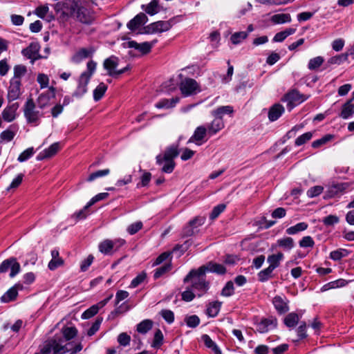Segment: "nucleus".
Returning <instances> with one entry per match:
<instances>
[{
    "mask_svg": "<svg viewBox=\"0 0 354 354\" xmlns=\"http://www.w3.org/2000/svg\"><path fill=\"white\" fill-rule=\"evenodd\" d=\"M207 135H208L207 128L204 126H199L195 129L193 135L188 140L187 143H195L196 145L200 146L207 140L205 138Z\"/></svg>",
    "mask_w": 354,
    "mask_h": 354,
    "instance_id": "obj_10",
    "label": "nucleus"
},
{
    "mask_svg": "<svg viewBox=\"0 0 354 354\" xmlns=\"http://www.w3.org/2000/svg\"><path fill=\"white\" fill-rule=\"evenodd\" d=\"M289 301L285 296L276 295L272 299V304L275 310L279 314H284L289 310Z\"/></svg>",
    "mask_w": 354,
    "mask_h": 354,
    "instance_id": "obj_14",
    "label": "nucleus"
},
{
    "mask_svg": "<svg viewBox=\"0 0 354 354\" xmlns=\"http://www.w3.org/2000/svg\"><path fill=\"white\" fill-rule=\"evenodd\" d=\"M348 254L349 252L347 250L344 248H339L330 252L329 257L332 260L337 261L348 257Z\"/></svg>",
    "mask_w": 354,
    "mask_h": 354,
    "instance_id": "obj_36",
    "label": "nucleus"
},
{
    "mask_svg": "<svg viewBox=\"0 0 354 354\" xmlns=\"http://www.w3.org/2000/svg\"><path fill=\"white\" fill-rule=\"evenodd\" d=\"M110 174V169H105L102 170H98L95 172L92 173L89 175V176L87 178L88 182H92L94 180H95L97 178L103 177L105 176H107Z\"/></svg>",
    "mask_w": 354,
    "mask_h": 354,
    "instance_id": "obj_52",
    "label": "nucleus"
},
{
    "mask_svg": "<svg viewBox=\"0 0 354 354\" xmlns=\"http://www.w3.org/2000/svg\"><path fill=\"white\" fill-rule=\"evenodd\" d=\"M306 100V97H304L302 95L296 91L290 92L285 96V100L288 102L290 105L292 104H300Z\"/></svg>",
    "mask_w": 354,
    "mask_h": 354,
    "instance_id": "obj_25",
    "label": "nucleus"
},
{
    "mask_svg": "<svg viewBox=\"0 0 354 354\" xmlns=\"http://www.w3.org/2000/svg\"><path fill=\"white\" fill-rule=\"evenodd\" d=\"M224 128V122L221 117L215 119L207 125L208 135L212 136Z\"/></svg>",
    "mask_w": 354,
    "mask_h": 354,
    "instance_id": "obj_23",
    "label": "nucleus"
},
{
    "mask_svg": "<svg viewBox=\"0 0 354 354\" xmlns=\"http://www.w3.org/2000/svg\"><path fill=\"white\" fill-rule=\"evenodd\" d=\"M19 105L17 103H14L8 106H6L2 112L3 119L10 122L16 118V113L18 109Z\"/></svg>",
    "mask_w": 354,
    "mask_h": 354,
    "instance_id": "obj_21",
    "label": "nucleus"
},
{
    "mask_svg": "<svg viewBox=\"0 0 354 354\" xmlns=\"http://www.w3.org/2000/svg\"><path fill=\"white\" fill-rule=\"evenodd\" d=\"M354 113V104L352 100H348L343 106L339 116L343 119H348Z\"/></svg>",
    "mask_w": 354,
    "mask_h": 354,
    "instance_id": "obj_27",
    "label": "nucleus"
},
{
    "mask_svg": "<svg viewBox=\"0 0 354 354\" xmlns=\"http://www.w3.org/2000/svg\"><path fill=\"white\" fill-rule=\"evenodd\" d=\"M13 73V77L10 80L21 83V78L26 74L27 68L25 66L21 64L16 65L14 66Z\"/></svg>",
    "mask_w": 354,
    "mask_h": 354,
    "instance_id": "obj_28",
    "label": "nucleus"
},
{
    "mask_svg": "<svg viewBox=\"0 0 354 354\" xmlns=\"http://www.w3.org/2000/svg\"><path fill=\"white\" fill-rule=\"evenodd\" d=\"M162 318L168 323L171 324L174 321V314L170 310H162L160 313Z\"/></svg>",
    "mask_w": 354,
    "mask_h": 354,
    "instance_id": "obj_64",
    "label": "nucleus"
},
{
    "mask_svg": "<svg viewBox=\"0 0 354 354\" xmlns=\"http://www.w3.org/2000/svg\"><path fill=\"white\" fill-rule=\"evenodd\" d=\"M323 190H324V187L322 186L316 185L313 187H310L307 191L306 194L309 198H314V197H316V196L320 195L322 193Z\"/></svg>",
    "mask_w": 354,
    "mask_h": 354,
    "instance_id": "obj_58",
    "label": "nucleus"
},
{
    "mask_svg": "<svg viewBox=\"0 0 354 354\" xmlns=\"http://www.w3.org/2000/svg\"><path fill=\"white\" fill-rule=\"evenodd\" d=\"M348 281L343 279H339L331 282L328 283L327 284L324 285L322 288V290H326L328 289H333V288H341L344 287L346 285H347Z\"/></svg>",
    "mask_w": 354,
    "mask_h": 354,
    "instance_id": "obj_42",
    "label": "nucleus"
},
{
    "mask_svg": "<svg viewBox=\"0 0 354 354\" xmlns=\"http://www.w3.org/2000/svg\"><path fill=\"white\" fill-rule=\"evenodd\" d=\"M10 277H14L20 272L21 267L15 258H10Z\"/></svg>",
    "mask_w": 354,
    "mask_h": 354,
    "instance_id": "obj_51",
    "label": "nucleus"
},
{
    "mask_svg": "<svg viewBox=\"0 0 354 354\" xmlns=\"http://www.w3.org/2000/svg\"><path fill=\"white\" fill-rule=\"evenodd\" d=\"M16 133L17 129L10 126L8 129L1 133L0 138L3 141L8 142L13 140Z\"/></svg>",
    "mask_w": 354,
    "mask_h": 354,
    "instance_id": "obj_32",
    "label": "nucleus"
},
{
    "mask_svg": "<svg viewBox=\"0 0 354 354\" xmlns=\"http://www.w3.org/2000/svg\"><path fill=\"white\" fill-rule=\"evenodd\" d=\"M301 248H313L315 245V241L310 236H304L299 243Z\"/></svg>",
    "mask_w": 354,
    "mask_h": 354,
    "instance_id": "obj_62",
    "label": "nucleus"
},
{
    "mask_svg": "<svg viewBox=\"0 0 354 354\" xmlns=\"http://www.w3.org/2000/svg\"><path fill=\"white\" fill-rule=\"evenodd\" d=\"M60 149L59 142H54L48 148L41 151L37 156V160H42L55 156Z\"/></svg>",
    "mask_w": 354,
    "mask_h": 354,
    "instance_id": "obj_18",
    "label": "nucleus"
},
{
    "mask_svg": "<svg viewBox=\"0 0 354 354\" xmlns=\"http://www.w3.org/2000/svg\"><path fill=\"white\" fill-rule=\"evenodd\" d=\"M183 281L185 283H190V287L198 297L203 295L209 288V282L206 280L204 266L190 270Z\"/></svg>",
    "mask_w": 354,
    "mask_h": 354,
    "instance_id": "obj_2",
    "label": "nucleus"
},
{
    "mask_svg": "<svg viewBox=\"0 0 354 354\" xmlns=\"http://www.w3.org/2000/svg\"><path fill=\"white\" fill-rule=\"evenodd\" d=\"M67 343L62 335L56 334L52 338L45 341L41 346V354H64L68 349Z\"/></svg>",
    "mask_w": 354,
    "mask_h": 354,
    "instance_id": "obj_4",
    "label": "nucleus"
},
{
    "mask_svg": "<svg viewBox=\"0 0 354 354\" xmlns=\"http://www.w3.org/2000/svg\"><path fill=\"white\" fill-rule=\"evenodd\" d=\"M55 10L60 13L59 17L64 21L73 19L82 24H91L94 20L85 0H64L57 3Z\"/></svg>",
    "mask_w": 354,
    "mask_h": 354,
    "instance_id": "obj_1",
    "label": "nucleus"
},
{
    "mask_svg": "<svg viewBox=\"0 0 354 354\" xmlns=\"http://www.w3.org/2000/svg\"><path fill=\"white\" fill-rule=\"evenodd\" d=\"M348 57V53H342L334 57H332L329 59L328 63L330 64H337L339 65L346 61Z\"/></svg>",
    "mask_w": 354,
    "mask_h": 354,
    "instance_id": "obj_50",
    "label": "nucleus"
},
{
    "mask_svg": "<svg viewBox=\"0 0 354 354\" xmlns=\"http://www.w3.org/2000/svg\"><path fill=\"white\" fill-rule=\"evenodd\" d=\"M24 114L28 123L37 124L39 119L44 115L39 110L32 98H29L24 106Z\"/></svg>",
    "mask_w": 354,
    "mask_h": 354,
    "instance_id": "obj_6",
    "label": "nucleus"
},
{
    "mask_svg": "<svg viewBox=\"0 0 354 354\" xmlns=\"http://www.w3.org/2000/svg\"><path fill=\"white\" fill-rule=\"evenodd\" d=\"M93 52L88 49L82 48L73 55L72 60L73 62L79 63L82 59L88 57Z\"/></svg>",
    "mask_w": 354,
    "mask_h": 354,
    "instance_id": "obj_37",
    "label": "nucleus"
},
{
    "mask_svg": "<svg viewBox=\"0 0 354 354\" xmlns=\"http://www.w3.org/2000/svg\"><path fill=\"white\" fill-rule=\"evenodd\" d=\"M299 317L297 313H289L284 319V324L289 328L295 327L299 322Z\"/></svg>",
    "mask_w": 354,
    "mask_h": 354,
    "instance_id": "obj_38",
    "label": "nucleus"
},
{
    "mask_svg": "<svg viewBox=\"0 0 354 354\" xmlns=\"http://www.w3.org/2000/svg\"><path fill=\"white\" fill-rule=\"evenodd\" d=\"M274 269L268 266L267 268L262 270L258 274L259 280L261 282L268 281L272 277V273Z\"/></svg>",
    "mask_w": 354,
    "mask_h": 354,
    "instance_id": "obj_49",
    "label": "nucleus"
},
{
    "mask_svg": "<svg viewBox=\"0 0 354 354\" xmlns=\"http://www.w3.org/2000/svg\"><path fill=\"white\" fill-rule=\"evenodd\" d=\"M171 264L170 263H166L163 265L162 266L158 268L153 274L154 279H158L162 275L165 274L166 272H169L171 270Z\"/></svg>",
    "mask_w": 354,
    "mask_h": 354,
    "instance_id": "obj_56",
    "label": "nucleus"
},
{
    "mask_svg": "<svg viewBox=\"0 0 354 354\" xmlns=\"http://www.w3.org/2000/svg\"><path fill=\"white\" fill-rule=\"evenodd\" d=\"M225 207L226 205L225 204H219L215 206L210 214V218L214 220L217 218L225 210Z\"/></svg>",
    "mask_w": 354,
    "mask_h": 354,
    "instance_id": "obj_63",
    "label": "nucleus"
},
{
    "mask_svg": "<svg viewBox=\"0 0 354 354\" xmlns=\"http://www.w3.org/2000/svg\"><path fill=\"white\" fill-rule=\"evenodd\" d=\"M156 42V39L152 41L151 42L145 41L140 44L135 41H129L127 42V47L135 48L139 50L142 54L145 55L151 51L152 47Z\"/></svg>",
    "mask_w": 354,
    "mask_h": 354,
    "instance_id": "obj_15",
    "label": "nucleus"
},
{
    "mask_svg": "<svg viewBox=\"0 0 354 354\" xmlns=\"http://www.w3.org/2000/svg\"><path fill=\"white\" fill-rule=\"evenodd\" d=\"M196 295L195 291L191 287H188L186 290L182 293V299L185 301H191L194 299Z\"/></svg>",
    "mask_w": 354,
    "mask_h": 354,
    "instance_id": "obj_60",
    "label": "nucleus"
},
{
    "mask_svg": "<svg viewBox=\"0 0 354 354\" xmlns=\"http://www.w3.org/2000/svg\"><path fill=\"white\" fill-rule=\"evenodd\" d=\"M39 44L37 42H32L27 48L23 49L21 53L24 56L32 60L31 62L33 64L35 60L41 57L39 55Z\"/></svg>",
    "mask_w": 354,
    "mask_h": 354,
    "instance_id": "obj_12",
    "label": "nucleus"
},
{
    "mask_svg": "<svg viewBox=\"0 0 354 354\" xmlns=\"http://www.w3.org/2000/svg\"><path fill=\"white\" fill-rule=\"evenodd\" d=\"M21 85V83L19 82L10 80L8 92V97L9 100H15L20 96Z\"/></svg>",
    "mask_w": 354,
    "mask_h": 354,
    "instance_id": "obj_22",
    "label": "nucleus"
},
{
    "mask_svg": "<svg viewBox=\"0 0 354 354\" xmlns=\"http://www.w3.org/2000/svg\"><path fill=\"white\" fill-rule=\"evenodd\" d=\"M113 297V295H110L109 297H107L106 299L100 301L97 304L93 305L89 308H88L86 310H85L82 315V318L86 319H90L94 315H95L99 310L104 307L109 301V300Z\"/></svg>",
    "mask_w": 354,
    "mask_h": 354,
    "instance_id": "obj_13",
    "label": "nucleus"
},
{
    "mask_svg": "<svg viewBox=\"0 0 354 354\" xmlns=\"http://www.w3.org/2000/svg\"><path fill=\"white\" fill-rule=\"evenodd\" d=\"M163 339L164 337L162 331L160 329H158L154 334L151 347L156 349L160 348L163 344Z\"/></svg>",
    "mask_w": 354,
    "mask_h": 354,
    "instance_id": "obj_46",
    "label": "nucleus"
},
{
    "mask_svg": "<svg viewBox=\"0 0 354 354\" xmlns=\"http://www.w3.org/2000/svg\"><path fill=\"white\" fill-rule=\"evenodd\" d=\"M118 65V59L115 56H111L104 61L103 66L108 72V75L112 77L118 76L126 72L128 66L120 70H116Z\"/></svg>",
    "mask_w": 354,
    "mask_h": 354,
    "instance_id": "obj_8",
    "label": "nucleus"
},
{
    "mask_svg": "<svg viewBox=\"0 0 354 354\" xmlns=\"http://www.w3.org/2000/svg\"><path fill=\"white\" fill-rule=\"evenodd\" d=\"M50 79L48 76L44 73H39L37 77V82L41 89L48 87Z\"/></svg>",
    "mask_w": 354,
    "mask_h": 354,
    "instance_id": "obj_53",
    "label": "nucleus"
},
{
    "mask_svg": "<svg viewBox=\"0 0 354 354\" xmlns=\"http://www.w3.org/2000/svg\"><path fill=\"white\" fill-rule=\"evenodd\" d=\"M153 322L150 319H145L137 325V331L142 334L147 333L151 329Z\"/></svg>",
    "mask_w": 354,
    "mask_h": 354,
    "instance_id": "obj_40",
    "label": "nucleus"
},
{
    "mask_svg": "<svg viewBox=\"0 0 354 354\" xmlns=\"http://www.w3.org/2000/svg\"><path fill=\"white\" fill-rule=\"evenodd\" d=\"M271 21L276 24H285L291 21L289 14H276L271 17Z\"/></svg>",
    "mask_w": 354,
    "mask_h": 354,
    "instance_id": "obj_41",
    "label": "nucleus"
},
{
    "mask_svg": "<svg viewBox=\"0 0 354 354\" xmlns=\"http://www.w3.org/2000/svg\"><path fill=\"white\" fill-rule=\"evenodd\" d=\"M23 286L21 283H16L14 286L10 288L1 297V301L3 303H8L15 300L18 295V290H22Z\"/></svg>",
    "mask_w": 354,
    "mask_h": 354,
    "instance_id": "obj_17",
    "label": "nucleus"
},
{
    "mask_svg": "<svg viewBox=\"0 0 354 354\" xmlns=\"http://www.w3.org/2000/svg\"><path fill=\"white\" fill-rule=\"evenodd\" d=\"M34 153L35 151L33 147H29L19 154L17 160L20 162H25L28 160Z\"/></svg>",
    "mask_w": 354,
    "mask_h": 354,
    "instance_id": "obj_55",
    "label": "nucleus"
},
{
    "mask_svg": "<svg viewBox=\"0 0 354 354\" xmlns=\"http://www.w3.org/2000/svg\"><path fill=\"white\" fill-rule=\"evenodd\" d=\"M179 102V97H172L171 99H162L155 104L157 109H169L175 106Z\"/></svg>",
    "mask_w": 354,
    "mask_h": 354,
    "instance_id": "obj_29",
    "label": "nucleus"
},
{
    "mask_svg": "<svg viewBox=\"0 0 354 354\" xmlns=\"http://www.w3.org/2000/svg\"><path fill=\"white\" fill-rule=\"evenodd\" d=\"M179 154L178 145L167 147L162 153L156 156V163L162 166V171L167 174L171 173L175 167L174 158Z\"/></svg>",
    "mask_w": 354,
    "mask_h": 354,
    "instance_id": "obj_3",
    "label": "nucleus"
},
{
    "mask_svg": "<svg viewBox=\"0 0 354 354\" xmlns=\"http://www.w3.org/2000/svg\"><path fill=\"white\" fill-rule=\"evenodd\" d=\"M203 266L205 267V272H214V273H217L219 274H222L225 273V272H226V269L223 265L213 263V262H209L206 266Z\"/></svg>",
    "mask_w": 354,
    "mask_h": 354,
    "instance_id": "obj_30",
    "label": "nucleus"
},
{
    "mask_svg": "<svg viewBox=\"0 0 354 354\" xmlns=\"http://www.w3.org/2000/svg\"><path fill=\"white\" fill-rule=\"evenodd\" d=\"M49 90L51 91V94L48 92L43 93L40 94L37 100V106L40 109H44L50 105V100L51 96H54L55 88L50 87Z\"/></svg>",
    "mask_w": 354,
    "mask_h": 354,
    "instance_id": "obj_19",
    "label": "nucleus"
},
{
    "mask_svg": "<svg viewBox=\"0 0 354 354\" xmlns=\"http://www.w3.org/2000/svg\"><path fill=\"white\" fill-rule=\"evenodd\" d=\"M186 324L190 328H195L200 324V319L197 315H190L185 318Z\"/></svg>",
    "mask_w": 354,
    "mask_h": 354,
    "instance_id": "obj_57",
    "label": "nucleus"
},
{
    "mask_svg": "<svg viewBox=\"0 0 354 354\" xmlns=\"http://www.w3.org/2000/svg\"><path fill=\"white\" fill-rule=\"evenodd\" d=\"M308 224L305 222H301L294 226H291L286 230V233L290 235L295 234L299 232L306 230L308 228Z\"/></svg>",
    "mask_w": 354,
    "mask_h": 354,
    "instance_id": "obj_39",
    "label": "nucleus"
},
{
    "mask_svg": "<svg viewBox=\"0 0 354 354\" xmlns=\"http://www.w3.org/2000/svg\"><path fill=\"white\" fill-rule=\"evenodd\" d=\"M277 245L285 250H290L295 246L292 238L287 236L277 240Z\"/></svg>",
    "mask_w": 354,
    "mask_h": 354,
    "instance_id": "obj_33",
    "label": "nucleus"
},
{
    "mask_svg": "<svg viewBox=\"0 0 354 354\" xmlns=\"http://www.w3.org/2000/svg\"><path fill=\"white\" fill-rule=\"evenodd\" d=\"M283 259V254L281 252H279L276 254H272L268 257L267 261L269 263V266L273 269L277 268L280 261Z\"/></svg>",
    "mask_w": 354,
    "mask_h": 354,
    "instance_id": "obj_35",
    "label": "nucleus"
},
{
    "mask_svg": "<svg viewBox=\"0 0 354 354\" xmlns=\"http://www.w3.org/2000/svg\"><path fill=\"white\" fill-rule=\"evenodd\" d=\"M284 112V108L279 104L273 105L268 113V118L270 121L273 122L277 120Z\"/></svg>",
    "mask_w": 354,
    "mask_h": 354,
    "instance_id": "obj_26",
    "label": "nucleus"
},
{
    "mask_svg": "<svg viewBox=\"0 0 354 354\" xmlns=\"http://www.w3.org/2000/svg\"><path fill=\"white\" fill-rule=\"evenodd\" d=\"M313 137L311 132H306L301 136H299L295 140V145L297 146H301L305 144L306 142L310 140Z\"/></svg>",
    "mask_w": 354,
    "mask_h": 354,
    "instance_id": "obj_61",
    "label": "nucleus"
},
{
    "mask_svg": "<svg viewBox=\"0 0 354 354\" xmlns=\"http://www.w3.org/2000/svg\"><path fill=\"white\" fill-rule=\"evenodd\" d=\"M173 26V21H158L151 23L143 28L142 33L145 34H156L161 33L169 30Z\"/></svg>",
    "mask_w": 354,
    "mask_h": 354,
    "instance_id": "obj_7",
    "label": "nucleus"
},
{
    "mask_svg": "<svg viewBox=\"0 0 354 354\" xmlns=\"http://www.w3.org/2000/svg\"><path fill=\"white\" fill-rule=\"evenodd\" d=\"M234 288L232 281H230L227 282L225 286L223 287L221 295L224 297H230L234 294Z\"/></svg>",
    "mask_w": 354,
    "mask_h": 354,
    "instance_id": "obj_59",
    "label": "nucleus"
},
{
    "mask_svg": "<svg viewBox=\"0 0 354 354\" xmlns=\"http://www.w3.org/2000/svg\"><path fill=\"white\" fill-rule=\"evenodd\" d=\"M124 243L125 241L123 239H118L114 241L107 239L99 245V250L102 253L107 254L111 252L115 246L119 248L120 246L124 245Z\"/></svg>",
    "mask_w": 354,
    "mask_h": 354,
    "instance_id": "obj_16",
    "label": "nucleus"
},
{
    "mask_svg": "<svg viewBox=\"0 0 354 354\" xmlns=\"http://www.w3.org/2000/svg\"><path fill=\"white\" fill-rule=\"evenodd\" d=\"M148 21V18L145 13L138 14L133 19L127 24V27L131 30H135L140 26L144 25Z\"/></svg>",
    "mask_w": 354,
    "mask_h": 354,
    "instance_id": "obj_20",
    "label": "nucleus"
},
{
    "mask_svg": "<svg viewBox=\"0 0 354 354\" xmlns=\"http://www.w3.org/2000/svg\"><path fill=\"white\" fill-rule=\"evenodd\" d=\"M324 62V58L321 56H317L309 60L308 67L310 70H315L319 68Z\"/></svg>",
    "mask_w": 354,
    "mask_h": 354,
    "instance_id": "obj_54",
    "label": "nucleus"
},
{
    "mask_svg": "<svg viewBox=\"0 0 354 354\" xmlns=\"http://www.w3.org/2000/svg\"><path fill=\"white\" fill-rule=\"evenodd\" d=\"M221 306V302L219 301L209 303L206 310L207 315L210 317H216L220 311Z\"/></svg>",
    "mask_w": 354,
    "mask_h": 354,
    "instance_id": "obj_34",
    "label": "nucleus"
},
{
    "mask_svg": "<svg viewBox=\"0 0 354 354\" xmlns=\"http://www.w3.org/2000/svg\"><path fill=\"white\" fill-rule=\"evenodd\" d=\"M97 63L93 60L87 63V71L83 72L79 79L78 84L76 90L73 95L76 97H80L87 92V85L90 81L91 77L96 70Z\"/></svg>",
    "mask_w": 354,
    "mask_h": 354,
    "instance_id": "obj_5",
    "label": "nucleus"
},
{
    "mask_svg": "<svg viewBox=\"0 0 354 354\" xmlns=\"http://www.w3.org/2000/svg\"><path fill=\"white\" fill-rule=\"evenodd\" d=\"M248 36V32L241 31V32H236L232 35L230 37V41L234 45L239 44L241 43L244 39H245Z\"/></svg>",
    "mask_w": 354,
    "mask_h": 354,
    "instance_id": "obj_45",
    "label": "nucleus"
},
{
    "mask_svg": "<svg viewBox=\"0 0 354 354\" xmlns=\"http://www.w3.org/2000/svg\"><path fill=\"white\" fill-rule=\"evenodd\" d=\"M181 93L185 96L195 95L201 91L197 82L192 78H186L180 84Z\"/></svg>",
    "mask_w": 354,
    "mask_h": 354,
    "instance_id": "obj_9",
    "label": "nucleus"
},
{
    "mask_svg": "<svg viewBox=\"0 0 354 354\" xmlns=\"http://www.w3.org/2000/svg\"><path fill=\"white\" fill-rule=\"evenodd\" d=\"M277 326V320L274 317H269L261 319L256 324V328L260 333H268L273 330Z\"/></svg>",
    "mask_w": 354,
    "mask_h": 354,
    "instance_id": "obj_11",
    "label": "nucleus"
},
{
    "mask_svg": "<svg viewBox=\"0 0 354 354\" xmlns=\"http://www.w3.org/2000/svg\"><path fill=\"white\" fill-rule=\"evenodd\" d=\"M34 13L39 18L45 19L50 22L54 20L55 17L53 14L49 13V8L47 5L38 6Z\"/></svg>",
    "mask_w": 354,
    "mask_h": 354,
    "instance_id": "obj_24",
    "label": "nucleus"
},
{
    "mask_svg": "<svg viewBox=\"0 0 354 354\" xmlns=\"http://www.w3.org/2000/svg\"><path fill=\"white\" fill-rule=\"evenodd\" d=\"M63 338L66 340V342L68 340H70L75 337L77 335V330L75 327H66L62 330Z\"/></svg>",
    "mask_w": 354,
    "mask_h": 354,
    "instance_id": "obj_48",
    "label": "nucleus"
},
{
    "mask_svg": "<svg viewBox=\"0 0 354 354\" xmlns=\"http://www.w3.org/2000/svg\"><path fill=\"white\" fill-rule=\"evenodd\" d=\"M107 90V86L103 82H101L93 91V98L95 101L100 100Z\"/></svg>",
    "mask_w": 354,
    "mask_h": 354,
    "instance_id": "obj_47",
    "label": "nucleus"
},
{
    "mask_svg": "<svg viewBox=\"0 0 354 354\" xmlns=\"http://www.w3.org/2000/svg\"><path fill=\"white\" fill-rule=\"evenodd\" d=\"M232 113H233V108L231 106H219L212 112L214 117H221V118L223 115L230 114Z\"/></svg>",
    "mask_w": 354,
    "mask_h": 354,
    "instance_id": "obj_44",
    "label": "nucleus"
},
{
    "mask_svg": "<svg viewBox=\"0 0 354 354\" xmlns=\"http://www.w3.org/2000/svg\"><path fill=\"white\" fill-rule=\"evenodd\" d=\"M158 0H152L149 3H148L145 10L149 15H154L157 14L160 11Z\"/></svg>",
    "mask_w": 354,
    "mask_h": 354,
    "instance_id": "obj_43",
    "label": "nucleus"
},
{
    "mask_svg": "<svg viewBox=\"0 0 354 354\" xmlns=\"http://www.w3.org/2000/svg\"><path fill=\"white\" fill-rule=\"evenodd\" d=\"M201 339L205 345L212 349L215 354H222L221 349L208 335H203Z\"/></svg>",
    "mask_w": 354,
    "mask_h": 354,
    "instance_id": "obj_31",
    "label": "nucleus"
}]
</instances>
